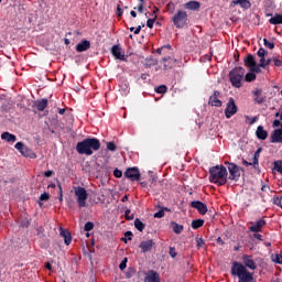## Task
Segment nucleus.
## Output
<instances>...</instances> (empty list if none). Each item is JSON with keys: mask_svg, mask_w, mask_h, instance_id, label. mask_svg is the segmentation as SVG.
<instances>
[{"mask_svg": "<svg viewBox=\"0 0 282 282\" xmlns=\"http://www.w3.org/2000/svg\"><path fill=\"white\" fill-rule=\"evenodd\" d=\"M14 148H15L18 151H20V153H21L22 155H24V158L30 156V149H28V147L24 145L23 142H18V143H15Z\"/></svg>", "mask_w": 282, "mask_h": 282, "instance_id": "412c9836", "label": "nucleus"}, {"mask_svg": "<svg viewBox=\"0 0 282 282\" xmlns=\"http://www.w3.org/2000/svg\"><path fill=\"white\" fill-rule=\"evenodd\" d=\"M166 91H169V88L166 87V85H161L155 88L156 94H166Z\"/></svg>", "mask_w": 282, "mask_h": 282, "instance_id": "e433bc0d", "label": "nucleus"}, {"mask_svg": "<svg viewBox=\"0 0 282 282\" xmlns=\"http://www.w3.org/2000/svg\"><path fill=\"white\" fill-rule=\"evenodd\" d=\"M257 56H259V57L268 56V51H265V48L261 47L258 50Z\"/></svg>", "mask_w": 282, "mask_h": 282, "instance_id": "de8ad7c7", "label": "nucleus"}, {"mask_svg": "<svg viewBox=\"0 0 282 282\" xmlns=\"http://www.w3.org/2000/svg\"><path fill=\"white\" fill-rule=\"evenodd\" d=\"M134 228L139 230V232H143L144 228H147V225L140 220V218L134 219Z\"/></svg>", "mask_w": 282, "mask_h": 282, "instance_id": "7c9ffc66", "label": "nucleus"}, {"mask_svg": "<svg viewBox=\"0 0 282 282\" xmlns=\"http://www.w3.org/2000/svg\"><path fill=\"white\" fill-rule=\"evenodd\" d=\"M171 226H172V230H173V232H175V235H182V232H184V225H180L175 221H172Z\"/></svg>", "mask_w": 282, "mask_h": 282, "instance_id": "a878e982", "label": "nucleus"}, {"mask_svg": "<svg viewBox=\"0 0 282 282\" xmlns=\"http://www.w3.org/2000/svg\"><path fill=\"white\" fill-rule=\"evenodd\" d=\"M165 8L166 11L170 12V14H173L175 12V3H173V1H170Z\"/></svg>", "mask_w": 282, "mask_h": 282, "instance_id": "4c0bfd02", "label": "nucleus"}, {"mask_svg": "<svg viewBox=\"0 0 282 282\" xmlns=\"http://www.w3.org/2000/svg\"><path fill=\"white\" fill-rule=\"evenodd\" d=\"M155 19H158V15H155L152 19H148L147 26L150 28V30H153V25L155 24Z\"/></svg>", "mask_w": 282, "mask_h": 282, "instance_id": "a18cd8bd", "label": "nucleus"}, {"mask_svg": "<svg viewBox=\"0 0 282 282\" xmlns=\"http://www.w3.org/2000/svg\"><path fill=\"white\" fill-rule=\"evenodd\" d=\"M164 50H172L171 44L163 45V46H161L160 48H158V50H156V54L162 55V54H163V52H164Z\"/></svg>", "mask_w": 282, "mask_h": 282, "instance_id": "c03bdc74", "label": "nucleus"}, {"mask_svg": "<svg viewBox=\"0 0 282 282\" xmlns=\"http://www.w3.org/2000/svg\"><path fill=\"white\" fill-rule=\"evenodd\" d=\"M250 224L251 226L249 227V232H261V230H263V227L268 223L265 221V219L260 218L256 223H250Z\"/></svg>", "mask_w": 282, "mask_h": 282, "instance_id": "ddd939ff", "label": "nucleus"}, {"mask_svg": "<svg viewBox=\"0 0 282 282\" xmlns=\"http://www.w3.org/2000/svg\"><path fill=\"white\" fill-rule=\"evenodd\" d=\"M209 182L216 186H225L228 182V170L224 165H215L209 169Z\"/></svg>", "mask_w": 282, "mask_h": 282, "instance_id": "7ed1b4c3", "label": "nucleus"}, {"mask_svg": "<svg viewBox=\"0 0 282 282\" xmlns=\"http://www.w3.org/2000/svg\"><path fill=\"white\" fill-rule=\"evenodd\" d=\"M50 199V195L47 193H43L40 196V202H47Z\"/></svg>", "mask_w": 282, "mask_h": 282, "instance_id": "6e6d98bb", "label": "nucleus"}, {"mask_svg": "<svg viewBox=\"0 0 282 282\" xmlns=\"http://www.w3.org/2000/svg\"><path fill=\"white\" fill-rule=\"evenodd\" d=\"M272 61H273L275 67H282V61L281 59H279L276 57H273Z\"/></svg>", "mask_w": 282, "mask_h": 282, "instance_id": "4d7b16f0", "label": "nucleus"}, {"mask_svg": "<svg viewBox=\"0 0 282 282\" xmlns=\"http://www.w3.org/2000/svg\"><path fill=\"white\" fill-rule=\"evenodd\" d=\"M269 23L271 25H282V15L276 13L274 17H272L270 20H269Z\"/></svg>", "mask_w": 282, "mask_h": 282, "instance_id": "c85d7f7f", "label": "nucleus"}, {"mask_svg": "<svg viewBox=\"0 0 282 282\" xmlns=\"http://www.w3.org/2000/svg\"><path fill=\"white\" fill-rule=\"evenodd\" d=\"M281 196H274L273 197V204H275V206H281Z\"/></svg>", "mask_w": 282, "mask_h": 282, "instance_id": "5fc2aeb1", "label": "nucleus"}, {"mask_svg": "<svg viewBox=\"0 0 282 282\" xmlns=\"http://www.w3.org/2000/svg\"><path fill=\"white\" fill-rule=\"evenodd\" d=\"M76 151L79 155H94V151H100V140L87 138L76 144Z\"/></svg>", "mask_w": 282, "mask_h": 282, "instance_id": "f03ea898", "label": "nucleus"}, {"mask_svg": "<svg viewBox=\"0 0 282 282\" xmlns=\"http://www.w3.org/2000/svg\"><path fill=\"white\" fill-rule=\"evenodd\" d=\"M239 111V108L237 107V104L235 102V98L230 97L227 107L225 109V116L227 119H230L231 116H235Z\"/></svg>", "mask_w": 282, "mask_h": 282, "instance_id": "1a4fd4ad", "label": "nucleus"}, {"mask_svg": "<svg viewBox=\"0 0 282 282\" xmlns=\"http://www.w3.org/2000/svg\"><path fill=\"white\" fill-rule=\"evenodd\" d=\"M258 140H268V131L263 129V126H259L256 130Z\"/></svg>", "mask_w": 282, "mask_h": 282, "instance_id": "5701e85b", "label": "nucleus"}, {"mask_svg": "<svg viewBox=\"0 0 282 282\" xmlns=\"http://www.w3.org/2000/svg\"><path fill=\"white\" fill-rule=\"evenodd\" d=\"M264 47H268L269 50H274V42L268 41V39H263Z\"/></svg>", "mask_w": 282, "mask_h": 282, "instance_id": "37998d69", "label": "nucleus"}, {"mask_svg": "<svg viewBox=\"0 0 282 282\" xmlns=\"http://www.w3.org/2000/svg\"><path fill=\"white\" fill-rule=\"evenodd\" d=\"M21 228H30V219L24 218L21 223H20Z\"/></svg>", "mask_w": 282, "mask_h": 282, "instance_id": "09e8293b", "label": "nucleus"}, {"mask_svg": "<svg viewBox=\"0 0 282 282\" xmlns=\"http://www.w3.org/2000/svg\"><path fill=\"white\" fill-rule=\"evenodd\" d=\"M225 164L228 166L229 171V177L228 180H231V182H239V177H241V171L243 169L239 167L236 163L225 162Z\"/></svg>", "mask_w": 282, "mask_h": 282, "instance_id": "423d86ee", "label": "nucleus"}, {"mask_svg": "<svg viewBox=\"0 0 282 282\" xmlns=\"http://www.w3.org/2000/svg\"><path fill=\"white\" fill-rule=\"evenodd\" d=\"M129 261V259L124 258L121 263L119 264V269L120 270H127V262Z\"/></svg>", "mask_w": 282, "mask_h": 282, "instance_id": "3c124183", "label": "nucleus"}, {"mask_svg": "<svg viewBox=\"0 0 282 282\" xmlns=\"http://www.w3.org/2000/svg\"><path fill=\"white\" fill-rule=\"evenodd\" d=\"M245 80L246 83H252L253 80H257V74H254L253 72L247 73L245 75Z\"/></svg>", "mask_w": 282, "mask_h": 282, "instance_id": "f704fd0d", "label": "nucleus"}, {"mask_svg": "<svg viewBox=\"0 0 282 282\" xmlns=\"http://www.w3.org/2000/svg\"><path fill=\"white\" fill-rule=\"evenodd\" d=\"M202 226H204V219L192 220L193 230H198V228H202Z\"/></svg>", "mask_w": 282, "mask_h": 282, "instance_id": "72a5a7b5", "label": "nucleus"}, {"mask_svg": "<svg viewBox=\"0 0 282 282\" xmlns=\"http://www.w3.org/2000/svg\"><path fill=\"white\" fill-rule=\"evenodd\" d=\"M271 259L273 263H278L279 265H282V252L272 256Z\"/></svg>", "mask_w": 282, "mask_h": 282, "instance_id": "c9c22d12", "label": "nucleus"}, {"mask_svg": "<svg viewBox=\"0 0 282 282\" xmlns=\"http://www.w3.org/2000/svg\"><path fill=\"white\" fill-rule=\"evenodd\" d=\"M274 171H278V173H280V175H282V161L274 162Z\"/></svg>", "mask_w": 282, "mask_h": 282, "instance_id": "ea45409f", "label": "nucleus"}, {"mask_svg": "<svg viewBox=\"0 0 282 282\" xmlns=\"http://www.w3.org/2000/svg\"><path fill=\"white\" fill-rule=\"evenodd\" d=\"M171 21L177 30H182L188 25V13L184 10H177L171 18Z\"/></svg>", "mask_w": 282, "mask_h": 282, "instance_id": "39448f33", "label": "nucleus"}, {"mask_svg": "<svg viewBox=\"0 0 282 282\" xmlns=\"http://www.w3.org/2000/svg\"><path fill=\"white\" fill-rule=\"evenodd\" d=\"M164 64V69H173V67H175V65H177V59L167 56V57H163L162 58Z\"/></svg>", "mask_w": 282, "mask_h": 282, "instance_id": "6ab92c4d", "label": "nucleus"}, {"mask_svg": "<svg viewBox=\"0 0 282 282\" xmlns=\"http://www.w3.org/2000/svg\"><path fill=\"white\" fill-rule=\"evenodd\" d=\"M110 54L116 58V61H123V63H127L128 56L122 54V47H120V44H116L110 48Z\"/></svg>", "mask_w": 282, "mask_h": 282, "instance_id": "9d476101", "label": "nucleus"}, {"mask_svg": "<svg viewBox=\"0 0 282 282\" xmlns=\"http://www.w3.org/2000/svg\"><path fill=\"white\" fill-rule=\"evenodd\" d=\"M242 259L245 265L241 262L232 263V276H238L239 282H254L253 273H250L247 268H249V270H257V263L252 259V256L245 254Z\"/></svg>", "mask_w": 282, "mask_h": 282, "instance_id": "f257e3e1", "label": "nucleus"}, {"mask_svg": "<svg viewBox=\"0 0 282 282\" xmlns=\"http://www.w3.org/2000/svg\"><path fill=\"white\" fill-rule=\"evenodd\" d=\"M47 99H41L40 101L36 102V109L37 111H45L47 109Z\"/></svg>", "mask_w": 282, "mask_h": 282, "instance_id": "2f4dec72", "label": "nucleus"}, {"mask_svg": "<svg viewBox=\"0 0 282 282\" xmlns=\"http://www.w3.org/2000/svg\"><path fill=\"white\" fill-rule=\"evenodd\" d=\"M270 189V185H262L261 191H263V193H268V191Z\"/></svg>", "mask_w": 282, "mask_h": 282, "instance_id": "774afa93", "label": "nucleus"}, {"mask_svg": "<svg viewBox=\"0 0 282 282\" xmlns=\"http://www.w3.org/2000/svg\"><path fill=\"white\" fill-rule=\"evenodd\" d=\"M192 208H195L199 215H206L208 213V206L202 200H194L189 204Z\"/></svg>", "mask_w": 282, "mask_h": 282, "instance_id": "f8f14e48", "label": "nucleus"}, {"mask_svg": "<svg viewBox=\"0 0 282 282\" xmlns=\"http://www.w3.org/2000/svg\"><path fill=\"white\" fill-rule=\"evenodd\" d=\"M124 217H126L127 221H133L135 216L133 214H131V209H126Z\"/></svg>", "mask_w": 282, "mask_h": 282, "instance_id": "58836bf2", "label": "nucleus"}, {"mask_svg": "<svg viewBox=\"0 0 282 282\" xmlns=\"http://www.w3.org/2000/svg\"><path fill=\"white\" fill-rule=\"evenodd\" d=\"M57 186H58V195H59L58 199L59 202H63V185L58 183Z\"/></svg>", "mask_w": 282, "mask_h": 282, "instance_id": "864d4df0", "label": "nucleus"}, {"mask_svg": "<svg viewBox=\"0 0 282 282\" xmlns=\"http://www.w3.org/2000/svg\"><path fill=\"white\" fill-rule=\"evenodd\" d=\"M153 246H155V241H153V239H149L141 241L139 248L141 249V252L147 253L153 250Z\"/></svg>", "mask_w": 282, "mask_h": 282, "instance_id": "4468645a", "label": "nucleus"}, {"mask_svg": "<svg viewBox=\"0 0 282 282\" xmlns=\"http://www.w3.org/2000/svg\"><path fill=\"white\" fill-rule=\"evenodd\" d=\"M85 232H90V230H94V223L87 221L84 226Z\"/></svg>", "mask_w": 282, "mask_h": 282, "instance_id": "79ce46f5", "label": "nucleus"}, {"mask_svg": "<svg viewBox=\"0 0 282 282\" xmlns=\"http://www.w3.org/2000/svg\"><path fill=\"white\" fill-rule=\"evenodd\" d=\"M219 98H221V93L219 90H215L209 97L208 105H210V107H221L224 102Z\"/></svg>", "mask_w": 282, "mask_h": 282, "instance_id": "9b49d317", "label": "nucleus"}, {"mask_svg": "<svg viewBox=\"0 0 282 282\" xmlns=\"http://www.w3.org/2000/svg\"><path fill=\"white\" fill-rule=\"evenodd\" d=\"M164 212L171 213V209L169 207H161V209L154 214V218L162 219V217H164Z\"/></svg>", "mask_w": 282, "mask_h": 282, "instance_id": "473e14b6", "label": "nucleus"}, {"mask_svg": "<svg viewBox=\"0 0 282 282\" xmlns=\"http://www.w3.org/2000/svg\"><path fill=\"white\" fill-rule=\"evenodd\" d=\"M250 72L253 74H261V66L259 64H256L252 68H250Z\"/></svg>", "mask_w": 282, "mask_h": 282, "instance_id": "8fccbe9b", "label": "nucleus"}, {"mask_svg": "<svg viewBox=\"0 0 282 282\" xmlns=\"http://www.w3.org/2000/svg\"><path fill=\"white\" fill-rule=\"evenodd\" d=\"M59 237H63L64 243L69 246L72 243V232L69 230L64 229L63 227L59 228Z\"/></svg>", "mask_w": 282, "mask_h": 282, "instance_id": "a211bd4d", "label": "nucleus"}, {"mask_svg": "<svg viewBox=\"0 0 282 282\" xmlns=\"http://www.w3.org/2000/svg\"><path fill=\"white\" fill-rule=\"evenodd\" d=\"M259 67L265 69V56L260 57Z\"/></svg>", "mask_w": 282, "mask_h": 282, "instance_id": "13d9d810", "label": "nucleus"}, {"mask_svg": "<svg viewBox=\"0 0 282 282\" xmlns=\"http://www.w3.org/2000/svg\"><path fill=\"white\" fill-rule=\"evenodd\" d=\"M276 127H281L280 129L282 130V122H281V120H274L273 121V128H276Z\"/></svg>", "mask_w": 282, "mask_h": 282, "instance_id": "680f3d73", "label": "nucleus"}, {"mask_svg": "<svg viewBox=\"0 0 282 282\" xmlns=\"http://www.w3.org/2000/svg\"><path fill=\"white\" fill-rule=\"evenodd\" d=\"M169 254L170 257H172V259H175V257H177V251H175V247H170Z\"/></svg>", "mask_w": 282, "mask_h": 282, "instance_id": "603ef678", "label": "nucleus"}, {"mask_svg": "<svg viewBox=\"0 0 282 282\" xmlns=\"http://www.w3.org/2000/svg\"><path fill=\"white\" fill-rule=\"evenodd\" d=\"M256 64H257V61L254 59V55L248 54L245 57V65H246V67H249V69H252Z\"/></svg>", "mask_w": 282, "mask_h": 282, "instance_id": "b1692460", "label": "nucleus"}, {"mask_svg": "<svg viewBox=\"0 0 282 282\" xmlns=\"http://www.w3.org/2000/svg\"><path fill=\"white\" fill-rule=\"evenodd\" d=\"M270 142H272V144L282 143V130L280 128L271 133Z\"/></svg>", "mask_w": 282, "mask_h": 282, "instance_id": "f3484780", "label": "nucleus"}, {"mask_svg": "<svg viewBox=\"0 0 282 282\" xmlns=\"http://www.w3.org/2000/svg\"><path fill=\"white\" fill-rule=\"evenodd\" d=\"M232 3L234 6L242 7L245 10H250V8H252V3H250L249 0H234Z\"/></svg>", "mask_w": 282, "mask_h": 282, "instance_id": "393cba45", "label": "nucleus"}, {"mask_svg": "<svg viewBox=\"0 0 282 282\" xmlns=\"http://www.w3.org/2000/svg\"><path fill=\"white\" fill-rule=\"evenodd\" d=\"M134 10H138L142 14L144 12V3H139L138 7H134Z\"/></svg>", "mask_w": 282, "mask_h": 282, "instance_id": "bf43d9fd", "label": "nucleus"}, {"mask_svg": "<svg viewBox=\"0 0 282 282\" xmlns=\"http://www.w3.org/2000/svg\"><path fill=\"white\" fill-rule=\"evenodd\" d=\"M117 17H122V8L120 4L117 6V11H116Z\"/></svg>", "mask_w": 282, "mask_h": 282, "instance_id": "0e129e2a", "label": "nucleus"}, {"mask_svg": "<svg viewBox=\"0 0 282 282\" xmlns=\"http://www.w3.org/2000/svg\"><path fill=\"white\" fill-rule=\"evenodd\" d=\"M113 175H115V177L120 178V177H122V171H120L119 169H116V170L113 171Z\"/></svg>", "mask_w": 282, "mask_h": 282, "instance_id": "052dcab7", "label": "nucleus"}, {"mask_svg": "<svg viewBox=\"0 0 282 282\" xmlns=\"http://www.w3.org/2000/svg\"><path fill=\"white\" fill-rule=\"evenodd\" d=\"M205 245H206V242L204 241V238L196 237V246H197V248H204Z\"/></svg>", "mask_w": 282, "mask_h": 282, "instance_id": "49530a36", "label": "nucleus"}, {"mask_svg": "<svg viewBox=\"0 0 282 282\" xmlns=\"http://www.w3.org/2000/svg\"><path fill=\"white\" fill-rule=\"evenodd\" d=\"M52 175H54V171H52V170L44 172V177H52Z\"/></svg>", "mask_w": 282, "mask_h": 282, "instance_id": "e2e57ef3", "label": "nucleus"}, {"mask_svg": "<svg viewBox=\"0 0 282 282\" xmlns=\"http://www.w3.org/2000/svg\"><path fill=\"white\" fill-rule=\"evenodd\" d=\"M107 149L108 151H118V145H116V143L113 141H110L107 143Z\"/></svg>", "mask_w": 282, "mask_h": 282, "instance_id": "a19ab883", "label": "nucleus"}, {"mask_svg": "<svg viewBox=\"0 0 282 282\" xmlns=\"http://www.w3.org/2000/svg\"><path fill=\"white\" fill-rule=\"evenodd\" d=\"M185 10H199L200 4L197 1H189L184 4Z\"/></svg>", "mask_w": 282, "mask_h": 282, "instance_id": "bb28decb", "label": "nucleus"}, {"mask_svg": "<svg viewBox=\"0 0 282 282\" xmlns=\"http://www.w3.org/2000/svg\"><path fill=\"white\" fill-rule=\"evenodd\" d=\"M75 196L77 197V204L79 208H85V206H87V198L89 197V194H87V189L82 186L76 187Z\"/></svg>", "mask_w": 282, "mask_h": 282, "instance_id": "0eeeda50", "label": "nucleus"}, {"mask_svg": "<svg viewBox=\"0 0 282 282\" xmlns=\"http://www.w3.org/2000/svg\"><path fill=\"white\" fill-rule=\"evenodd\" d=\"M1 140H4L6 142H14L17 140V135L10 132H3L1 134Z\"/></svg>", "mask_w": 282, "mask_h": 282, "instance_id": "cd10ccee", "label": "nucleus"}, {"mask_svg": "<svg viewBox=\"0 0 282 282\" xmlns=\"http://www.w3.org/2000/svg\"><path fill=\"white\" fill-rule=\"evenodd\" d=\"M261 151H263L262 148H259L254 154H253V161H252V166L253 169H257V166H259V158L261 155Z\"/></svg>", "mask_w": 282, "mask_h": 282, "instance_id": "c756f323", "label": "nucleus"}, {"mask_svg": "<svg viewBox=\"0 0 282 282\" xmlns=\"http://www.w3.org/2000/svg\"><path fill=\"white\" fill-rule=\"evenodd\" d=\"M124 177L130 182H140L142 174H140V170H138V167H129L124 172Z\"/></svg>", "mask_w": 282, "mask_h": 282, "instance_id": "6e6552de", "label": "nucleus"}, {"mask_svg": "<svg viewBox=\"0 0 282 282\" xmlns=\"http://www.w3.org/2000/svg\"><path fill=\"white\" fill-rule=\"evenodd\" d=\"M124 237H127L128 238V241H131V237H133V232H131V231H127L126 234H124Z\"/></svg>", "mask_w": 282, "mask_h": 282, "instance_id": "69168bd1", "label": "nucleus"}, {"mask_svg": "<svg viewBox=\"0 0 282 282\" xmlns=\"http://www.w3.org/2000/svg\"><path fill=\"white\" fill-rule=\"evenodd\" d=\"M216 243H219V246H225L226 245V242L221 239V237H218L216 239Z\"/></svg>", "mask_w": 282, "mask_h": 282, "instance_id": "338daca9", "label": "nucleus"}, {"mask_svg": "<svg viewBox=\"0 0 282 282\" xmlns=\"http://www.w3.org/2000/svg\"><path fill=\"white\" fill-rule=\"evenodd\" d=\"M143 282H161L160 273L154 270H150Z\"/></svg>", "mask_w": 282, "mask_h": 282, "instance_id": "dca6fc26", "label": "nucleus"}, {"mask_svg": "<svg viewBox=\"0 0 282 282\" xmlns=\"http://www.w3.org/2000/svg\"><path fill=\"white\" fill-rule=\"evenodd\" d=\"M243 76H246V68L238 66L232 68L229 72V80L232 85V87H236V89H240L241 83L243 80Z\"/></svg>", "mask_w": 282, "mask_h": 282, "instance_id": "20e7f679", "label": "nucleus"}, {"mask_svg": "<svg viewBox=\"0 0 282 282\" xmlns=\"http://www.w3.org/2000/svg\"><path fill=\"white\" fill-rule=\"evenodd\" d=\"M91 47V42L89 40H83L76 45V52H87Z\"/></svg>", "mask_w": 282, "mask_h": 282, "instance_id": "aec40b11", "label": "nucleus"}, {"mask_svg": "<svg viewBox=\"0 0 282 282\" xmlns=\"http://www.w3.org/2000/svg\"><path fill=\"white\" fill-rule=\"evenodd\" d=\"M155 65H158V58L153 57V55L147 57L143 61V66L145 67V69H150V67H155Z\"/></svg>", "mask_w": 282, "mask_h": 282, "instance_id": "4be33fe9", "label": "nucleus"}, {"mask_svg": "<svg viewBox=\"0 0 282 282\" xmlns=\"http://www.w3.org/2000/svg\"><path fill=\"white\" fill-rule=\"evenodd\" d=\"M253 100L256 105H263L265 102V97L263 96V89L256 88L253 91Z\"/></svg>", "mask_w": 282, "mask_h": 282, "instance_id": "2eb2a0df", "label": "nucleus"}]
</instances>
